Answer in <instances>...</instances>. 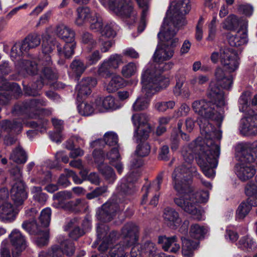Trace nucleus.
<instances>
[{
  "instance_id": "393cba45",
  "label": "nucleus",
  "mask_w": 257,
  "mask_h": 257,
  "mask_svg": "<svg viewBox=\"0 0 257 257\" xmlns=\"http://www.w3.org/2000/svg\"><path fill=\"white\" fill-rule=\"evenodd\" d=\"M228 41L229 45L232 47H239L246 44L248 41L246 29L239 30L234 35L229 34Z\"/></svg>"
},
{
  "instance_id": "39448f33",
  "label": "nucleus",
  "mask_w": 257,
  "mask_h": 257,
  "mask_svg": "<svg viewBox=\"0 0 257 257\" xmlns=\"http://www.w3.org/2000/svg\"><path fill=\"white\" fill-rule=\"evenodd\" d=\"M220 63L226 73L220 67L216 68L214 75L216 80V85L228 90L233 84V75L240 65V58L237 52L232 49H225L220 51Z\"/></svg>"
},
{
  "instance_id": "5fc2aeb1",
  "label": "nucleus",
  "mask_w": 257,
  "mask_h": 257,
  "mask_svg": "<svg viewBox=\"0 0 257 257\" xmlns=\"http://www.w3.org/2000/svg\"><path fill=\"white\" fill-rule=\"evenodd\" d=\"M77 219L73 218L70 220L67 223L68 228L74 226V229L70 232L69 235L70 237L74 239H76L84 234V231L80 229L79 227H75L77 224Z\"/></svg>"
},
{
  "instance_id": "f257e3e1",
  "label": "nucleus",
  "mask_w": 257,
  "mask_h": 257,
  "mask_svg": "<svg viewBox=\"0 0 257 257\" xmlns=\"http://www.w3.org/2000/svg\"><path fill=\"white\" fill-rule=\"evenodd\" d=\"M191 9L189 1H172L169 9L167 12L166 17L158 34L159 39L162 34L163 43L158 45L153 56L154 62L148 63L144 69L149 65L156 79L167 78L162 75L164 71L171 69L173 66L172 62L163 63L171 59L174 53V49L179 45V39L175 35L180 28L187 24L184 15Z\"/></svg>"
},
{
  "instance_id": "0eeeda50",
  "label": "nucleus",
  "mask_w": 257,
  "mask_h": 257,
  "mask_svg": "<svg viewBox=\"0 0 257 257\" xmlns=\"http://www.w3.org/2000/svg\"><path fill=\"white\" fill-rule=\"evenodd\" d=\"M198 124L202 137H198L188 146L192 144L195 143L194 147H193V150L196 153H197L198 151H216V149L212 148L214 146H217L220 151L219 145L214 143V140H219L221 139V132L216 130L207 119L199 121Z\"/></svg>"
},
{
  "instance_id": "de8ad7c7",
  "label": "nucleus",
  "mask_w": 257,
  "mask_h": 257,
  "mask_svg": "<svg viewBox=\"0 0 257 257\" xmlns=\"http://www.w3.org/2000/svg\"><path fill=\"white\" fill-rule=\"evenodd\" d=\"M70 67L72 72L77 76H80L87 68L83 62L79 59H74Z\"/></svg>"
},
{
  "instance_id": "864d4df0",
  "label": "nucleus",
  "mask_w": 257,
  "mask_h": 257,
  "mask_svg": "<svg viewBox=\"0 0 257 257\" xmlns=\"http://www.w3.org/2000/svg\"><path fill=\"white\" fill-rule=\"evenodd\" d=\"M61 252H63L67 256L72 255L75 251V247L72 241L69 239H66L60 243Z\"/></svg>"
},
{
  "instance_id": "2f4dec72",
  "label": "nucleus",
  "mask_w": 257,
  "mask_h": 257,
  "mask_svg": "<svg viewBox=\"0 0 257 257\" xmlns=\"http://www.w3.org/2000/svg\"><path fill=\"white\" fill-rule=\"evenodd\" d=\"M75 41L71 42L65 43V45L62 47L60 44H57V50L60 56L66 58L71 57L74 53V49L76 47Z\"/></svg>"
},
{
  "instance_id": "7ed1b4c3",
  "label": "nucleus",
  "mask_w": 257,
  "mask_h": 257,
  "mask_svg": "<svg viewBox=\"0 0 257 257\" xmlns=\"http://www.w3.org/2000/svg\"><path fill=\"white\" fill-rule=\"evenodd\" d=\"M195 143L192 144L190 146L184 147L182 154L184 164L176 168L172 174L173 187L177 192V196L187 195L192 190L190 186V179L192 177H199L196 168L192 165L194 161L195 153L193 150Z\"/></svg>"
},
{
  "instance_id": "412c9836",
  "label": "nucleus",
  "mask_w": 257,
  "mask_h": 257,
  "mask_svg": "<svg viewBox=\"0 0 257 257\" xmlns=\"http://www.w3.org/2000/svg\"><path fill=\"white\" fill-rule=\"evenodd\" d=\"M42 51L44 57L41 60H44L47 65L52 63L51 57L49 54L52 52L55 47H57V44L59 43L49 35H43L42 37Z\"/></svg>"
},
{
  "instance_id": "c756f323",
  "label": "nucleus",
  "mask_w": 257,
  "mask_h": 257,
  "mask_svg": "<svg viewBox=\"0 0 257 257\" xmlns=\"http://www.w3.org/2000/svg\"><path fill=\"white\" fill-rule=\"evenodd\" d=\"M163 178V172L160 173L157 176L156 179L153 182L151 186L148 185H145L142 188V190L144 192L143 195V198L142 200V204H145L147 202L148 194L150 192V190L152 188L154 189L156 191L160 190L161 188V185L162 183Z\"/></svg>"
},
{
  "instance_id": "dca6fc26",
  "label": "nucleus",
  "mask_w": 257,
  "mask_h": 257,
  "mask_svg": "<svg viewBox=\"0 0 257 257\" xmlns=\"http://www.w3.org/2000/svg\"><path fill=\"white\" fill-rule=\"evenodd\" d=\"M138 227L133 223H128L121 229V234L123 236L122 247L121 252L130 246H134L131 251V257H140L141 251L139 245H136L138 240Z\"/></svg>"
},
{
  "instance_id": "aec40b11",
  "label": "nucleus",
  "mask_w": 257,
  "mask_h": 257,
  "mask_svg": "<svg viewBox=\"0 0 257 257\" xmlns=\"http://www.w3.org/2000/svg\"><path fill=\"white\" fill-rule=\"evenodd\" d=\"M95 103L96 109L100 112L104 110H113L120 107L118 102L111 96H108L104 98H97Z\"/></svg>"
},
{
  "instance_id": "9b49d317",
  "label": "nucleus",
  "mask_w": 257,
  "mask_h": 257,
  "mask_svg": "<svg viewBox=\"0 0 257 257\" xmlns=\"http://www.w3.org/2000/svg\"><path fill=\"white\" fill-rule=\"evenodd\" d=\"M108 227L107 225L101 224L97 228V240L92 244V247H96L98 244V240L102 239V241L98 247V250L101 252L97 256L96 254H92L91 257H124L123 253L119 250L118 245L111 248L109 255H105L103 252L106 250L109 245L112 243L113 238L116 236V232L112 231L108 234Z\"/></svg>"
},
{
  "instance_id": "7c9ffc66",
  "label": "nucleus",
  "mask_w": 257,
  "mask_h": 257,
  "mask_svg": "<svg viewBox=\"0 0 257 257\" xmlns=\"http://www.w3.org/2000/svg\"><path fill=\"white\" fill-rule=\"evenodd\" d=\"M182 241V254L184 257H192L194 250L197 247L198 241H192L186 237H181Z\"/></svg>"
},
{
  "instance_id": "052dcab7",
  "label": "nucleus",
  "mask_w": 257,
  "mask_h": 257,
  "mask_svg": "<svg viewBox=\"0 0 257 257\" xmlns=\"http://www.w3.org/2000/svg\"><path fill=\"white\" fill-rule=\"evenodd\" d=\"M81 43L87 45L91 48L95 47L96 41L92 34L88 32H83L81 36Z\"/></svg>"
},
{
  "instance_id": "680f3d73",
  "label": "nucleus",
  "mask_w": 257,
  "mask_h": 257,
  "mask_svg": "<svg viewBox=\"0 0 257 257\" xmlns=\"http://www.w3.org/2000/svg\"><path fill=\"white\" fill-rule=\"evenodd\" d=\"M51 210L50 208L47 207L43 209L39 216V220L43 226H47L51 220Z\"/></svg>"
},
{
  "instance_id": "6e6d98bb",
  "label": "nucleus",
  "mask_w": 257,
  "mask_h": 257,
  "mask_svg": "<svg viewBox=\"0 0 257 257\" xmlns=\"http://www.w3.org/2000/svg\"><path fill=\"white\" fill-rule=\"evenodd\" d=\"M89 23L90 29L94 32H100L104 25L102 18L97 13L94 14Z\"/></svg>"
},
{
  "instance_id": "a211bd4d",
  "label": "nucleus",
  "mask_w": 257,
  "mask_h": 257,
  "mask_svg": "<svg viewBox=\"0 0 257 257\" xmlns=\"http://www.w3.org/2000/svg\"><path fill=\"white\" fill-rule=\"evenodd\" d=\"M9 238L12 245L14 247L12 251L13 257H19L21 252L27 247L25 237L19 230L15 229L9 234Z\"/></svg>"
},
{
  "instance_id": "a19ab883",
  "label": "nucleus",
  "mask_w": 257,
  "mask_h": 257,
  "mask_svg": "<svg viewBox=\"0 0 257 257\" xmlns=\"http://www.w3.org/2000/svg\"><path fill=\"white\" fill-rule=\"evenodd\" d=\"M28 51L38 46L41 42L40 36L37 34L28 35L23 41Z\"/></svg>"
},
{
  "instance_id": "49530a36",
  "label": "nucleus",
  "mask_w": 257,
  "mask_h": 257,
  "mask_svg": "<svg viewBox=\"0 0 257 257\" xmlns=\"http://www.w3.org/2000/svg\"><path fill=\"white\" fill-rule=\"evenodd\" d=\"M103 26L104 27H102L99 32L101 36L107 38H113L116 35L114 24L106 23Z\"/></svg>"
},
{
  "instance_id": "2eb2a0df",
  "label": "nucleus",
  "mask_w": 257,
  "mask_h": 257,
  "mask_svg": "<svg viewBox=\"0 0 257 257\" xmlns=\"http://www.w3.org/2000/svg\"><path fill=\"white\" fill-rule=\"evenodd\" d=\"M51 64L47 65L44 60H39L38 64L33 61L22 60L20 62V72L23 73L25 71L28 74L35 75L38 74L41 67V80L44 82L43 80L44 78L53 79L56 77L54 73L49 68Z\"/></svg>"
},
{
  "instance_id": "5701e85b",
  "label": "nucleus",
  "mask_w": 257,
  "mask_h": 257,
  "mask_svg": "<svg viewBox=\"0 0 257 257\" xmlns=\"http://www.w3.org/2000/svg\"><path fill=\"white\" fill-rule=\"evenodd\" d=\"M17 213L13 205L9 202L0 204V221L5 223L13 221L16 217Z\"/></svg>"
},
{
  "instance_id": "774afa93",
  "label": "nucleus",
  "mask_w": 257,
  "mask_h": 257,
  "mask_svg": "<svg viewBox=\"0 0 257 257\" xmlns=\"http://www.w3.org/2000/svg\"><path fill=\"white\" fill-rule=\"evenodd\" d=\"M26 125L32 128H37V130L43 132L46 130L47 120L46 119L39 120L38 122L31 121L26 123Z\"/></svg>"
},
{
  "instance_id": "72a5a7b5",
  "label": "nucleus",
  "mask_w": 257,
  "mask_h": 257,
  "mask_svg": "<svg viewBox=\"0 0 257 257\" xmlns=\"http://www.w3.org/2000/svg\"><path fill=\"white\" fill-rule=\"evenodd\" d=\"M38 174L30 179V182L34 184L44 185L51 180V174L50 172H44L41 167H37Z\"/></svg>"
},
{
  "instance_id": "9d476101",
  "label": "nucleus",
  "mask_w": 257,
  "mask_h": 257,
  "mask_svg": "<svg viewBox=\"0 0 257 257\" xmlns=\"http://www.w3.org/2000/svg\"><path fill=\"white\" fill-rule=\"evenodd\" d=\"M47 105V101L43 98L33 99L25 101L22 104L15 105L13 113L15 115L25 114L30 118H37L40 115H49L51 114V108H42V106Z\"/></svg>"
},
{
  "instance_id": "ea45409f",
  "label": "nucleus",
  "mask_w": 257,
  "mask_h": 257,
  "mask_svg": "<svg viewBox=\"0 0 257 257\" xmlns=\"http://www.w3.org/2000/svg\"><path fill=\"white\" fill-rule=\"evenodd\" d=\"M208 229L206 227L198 224H194L191 226L189 234L191 237L200 239L203 237Z\"/></svg>"
},
{
  "instance_id": "4d7b16f0",
  "label": "nucleus",
  "mask_w": 257,
  "mask_h": 257,
  "mask_svg": "<svg viewBox=\"0 0 257 257\" xmlns=\"http://www.w3.org/2000/svg\"><path fill=\"white\" fill-rule=\"evenodd\" d=\"M239 24L238 20L234 15L229 16L223 23V28L224 29L232 31L235 30Z\"/></svg>"
},
{
  "instance_id": "a18cd8bd",
  "label": "nucleus",
  "mask_w": 257,
  "mask_h": 257,
  "mask_svg": "<svg viewBox=\"0 0 257 257\" xmlns=\"http://www.w3.org/2000/svg\"><path fill=\"white\" fill-rule=\"evenodd\" d=\"M33 199L41 204H44L47 200V196L42 192V188L39 186H33L31 188Z\"/></svg>"
},
{
  "instance_id": "c85d7f7f",
  "label": "nucleus",
  "mask_w": 257,
  "mask_h": 257,
  "mask_svg": "<svg viewBox=\"0 0 257 257\" xmlns=\"http://www.w3.org/2000/svg\"><path fill=\"white\" fill-rule=\"evenodd\" d=\"M77 17L75 23L78 26H81L89 23L93 17V13L88 7H80L77 10Z\"/></svg>"
},
{
  "instance_id": "8fccbe9b",
  "label": "nucleus",
  "mask_w": 257,
  "mask_h": 257,
  "mask_svg": "<svg viewBox=\"0 0 257 257\" xmlns=\"http://www.w3.org/2000/svg\"><path fill=\"white\" fill-rule=\"evenodd\" d=\"M22 227L30 234H39L42 231L35 220L24 221L22 224Z\"/></svg>"
},
{
  "instance_id": "58836bf2",
  "label": "nucleus",
  "mask_w": 257,
  "mask_h": 257,
  "mask_svg": "<svg viewBox=\"0 0 257 257\" xmlns=\"http://www.w3.org/2000/svg\"><path fill=\"white\" fill-rule=\"evenodd\" d=\"M97 169L102 176L109 182H113L116 179L113 169L107 164H100Z\"/></svg>"
},
{
  "instance_id": "c03bdc74",
  "label": "nucleus",
  "mask_w": 257,
  "mask_h": 257,
  "mask_svg": "<svg viewBox=\"0 0 257 257\" xmlns=\"http://www.w3.org/2000/svg\"><path fill=\"white\" fill-rule=\"evenodd\" d=\"M0 89L4 90H11L17 94L21 93V89L20 86L16 83H11L7 80L0 76Z\"/></svg>"
},
{
  "instance_id": "cd10ccee",
  "label": "nucleus",
  "mask_w": 257,
  "mask_h": 257,
  "mask_svg": "<svg viewBox=\"0 0 257 257\" xmlns=\"http://www.w3.org/2000/svg\"><path fill=\"white\" fill-rule=\"evenodd\" d=\"M56 34L59 38L65 43L75 41V33L74 31L64 24L60 25L57 27Z\"/></svg>"
},
{
  "instance_id": "4468645a",
  "label": "nucleus",
  "mask_w": 257,
  "mask_h": 257,
  "mask_svg": "<svg viewBox=\"0 0 257 257\" xmlns=\"http://www.w3.org/2000/svg\"><path fill=\"white\" fill-rule=\"evenodd\" d=\"M216 151H198L195 155L198 165L201 167L204 175L208 178L213 177L215 175V168L218 164V158L220 155V151L217 146H213Z\"/></svg>"
},
{
  "instance_id": "6e6552de",
  "label": "nucleus",
  "mask_w": 257,
  "mask_h": 257,
  "mask_svg": "<svg viewBox=\"0 0 257 257\" xmlns=\"http://www.w3.org/2000/svg\"><path fill=\"white\" fill-rule=\"evenodd\" d=\"M192 189L187 195H182L174 199L175 203L185 212L191 214L195 219L201 220L202 213L198 208V203L206 202L209 198L208 191H198L192 193Z\"/></svg>"
},
{
  "instance_id": "13d9d810",
  "label": "nucleus",
  "mask_w": 257,
  "mask_h": 257,
  "mask_svg": "<svg viewBox=\"0 0 257 257\" xmlns=\"http://www.w3.org/2000/svg\"><path fill=\"white\" fill-rule=\"evenodd\" d=\"M82 206L81 200L77 199L66 203L64 205L63 208L66 210L76 212L81 210Z\"/></svg>"
},
{
  "instance_id": "b1692460",
  "label": "nucleus",
  "mask_w": 257,
  "mask_h": 257,
  "mask_svg": "<svg viewBox=\"0 0 257 257\" xmlns=\"http://www.w3.org/2000/svg\"><path fill=\"white\" fill-rule=\"evenodd\" d=\"M163 216L165 222L170 227L175 229L180 225L181 219L178 212L174 209L170 207L165 208Z\"/></svg>"
},
{
  "instance_id": "4c0bfd02",
  "label": "nucleus",
  "mask_w": 257,
  "mask_h": 257,
  "mask_svg": "<svg viewBox=\"0 0 257 257\" xmlns=\"http://www.w3.org/2000/svg\"><path fill=\"white\" fill-rule=\"evenodd\" d=\"M28 51L23 41L17 42L11 49V57L14 61L27 53Z\"/></svg>"
},
{
  "instance_id": "69168bd1",
  "label": "nucleus",
  "mask_w": 257,
  "mask_h": 257,
  "mask_svg": "<svg viewBox=\"0 0 257 257\" xmlns=\"http://www.w3.org/2000/svg\"><path fill=\"white\" fill-rule=\"evenodd\" d=\"M108 191L107 187L106 186H102L96 188L91 192L86 194V198L88 199H92L101 195Z\"/></svg>"
},
{
  "instance_id": "79ce46f5",
  "label": "nucleus",
  "mask_w": 257,
  "mask_h": 257,
  "mask_svg": "<svg viewBox=\"0 0 257 257\" xmlns=\"http://www.w3.org/2000/svg\"><path fill=\"white\" fill-rule=\"evenodd\" d=\"M107 62L111 69H117L119 65L123 63V56L118 54H113L107 59H104Z\"/></svg>"
},
{
  "instance_id": "bf43d9fd",
  "label": "nucleus",
  "mask_w": 257,
  "mask_h": 257,
  "mask_svg": "<svg viewBox=\"0 0 257 257\" xmlns=\"http://www.w3.org/2000/svg\"><path fill=\"white\" fill-rule=\"evenodd\" d=\"M111 68L107 64V62L104 60L98 67L97 71V74L101 77L107 78L111 76V72L110 69Z\"/></svg>"
},
{
  "instance_id": "603ef678",
  "label": "nucleus",
  "mask_w": 257,
  "mask_h": 257,
  "mask_svg": "<svg viewBox=\"0 0 257 257\" xmlns=\"http://www.w3.org/2000/svg\"><path fill=\"white\" fill-rule=\"evenodd\" d=\"M176 105L174 100L162 101L154 104L155 108L159 112H164L169 109H173Z\"/></svg>"
},
{
  "instance_id": "3c124183",
  "label": "nucleus",
  "mask_w": 257,
  "mask_h": 257,
  "mask_svg": "<svg viewBox=\"0 0 257 257\" xmlns=\"http://www.w3.org/2000/svg\"><path fill=\"white\" fill-rule=\"evenodd\" d=\"M79 113L84 116H88L92 114L95 108L91 102H82L78 106Z\"/></svg>"
},
{
  "instance_id": "09e8293b",
  "label": "nucleus",
  "mask_w": 257,
  "mask_h": 257,
  "mask_svg": "<svg viewBox=\"0 0 257 257\" xmlns=\"http://www.w3.org/2000/svg\"><path fill=\"white\" fill-rule=\"evenodd\" d=\"M137 69L136 64L131 62L122 67L121 73L124 77L128 78L134 76L137 72Z\"/></svg>"
},
{
  "instance_id": "20e7f679",
  "label": "nucleus",
  "mask_w": 257,
  "mask_h": 257,
  "mask_svg": "<svg viewBox=\"0 0 257 257\" xmlns=\"http://www.w3.org/2000/svg\"><path fill=\"white\" fill-rule=\"evenodd\" d=\"M149 65L143 69L141 75L142 92L144 95L139 96L133 103L134 111H141L147 109L150 104V97L161 89L166 88L169 84L168 78H162L158 80L154 77Z\"/></svg>"
},
{
  "instance_id": "c9c22d12",
  "label": "nucleus",
  "mask_w": 257,
  "mask_h": 257,
  "mask_svg": "<svg viewBox=\"0 0 257 257\" xmlns=\"http://www.w3.org/2000/svg\"><path fill=\"white\" fill-rule=\"evenodd\" d=\"M237 246L243 250L250 251L255 248L256 243L251 237L246 235L242 237L239 239L237 243Z\"/></svg>"
},
{
  "instance_id": "f3484780",
  "label": "nucleus",
  "mask_w": 257,
  "mask_h": 257,
  "mask_svg": "<svg viewBox=\"0 0 257 257\" xmlns=\"http://www.w3.org/2000/svg\"><path fill=\"white\" fill-rule=\"evenodd\" d=\"M149 117L145 113H136L132 115V121L136 127L134 138L137 141L147 140L152 128L149 123Z\"/></svg>"
},
{
  "instance_id": "0e129e2a",
  "label": "nucleus",
  "mask_w": 257,
  "mask_h": 257,
  "mask_svg": "<svg viewBox=\"0 0 257 257\" xmlns=\"http://www.w3.org/2000/svg\"><path fill=\"white\" fill-rule=\"evenodd\" d=\"M216 16L213 17L212 21L208 25V36L207 40L212 41L215 39L217 29H216Z\"/></svg>"
},
{
  "instance_id": "e433bc0d",
  "label": "nucleus",
  "mask_w": 257,
  "mask_h": 257,
  "mask_svg": "<svg viewBox=\"0 0 257 257\" xmlns=\"http://www.w3.org/2000/svg\"><path fill=\"white\" fill-rule=\"evenodd\" d=\"M44 83L41 80H37L31 87L24 86L25 93L28 96H37L40 95L39 91L44 85Z\"/></svg>"
},
{
  "instance_id": "37998d69",
  "label": "nucleus",
  "mask_w": 257,
  "mask_h": 257,
  "mask_svg": "<svg viewBox=\"0 0 257 257\" xmlns=\"http://www.w3.org/2000/svg\"><path fill=\"white\" fill-rule=\"evenodd\" d=\"M136 140L137 143L140 142V143L138 145L136 149L135 155L140 157H144L148 156L150 152L151 149V147L149 143L145 141L146 140L137 141L136 139Z\"/></svg>"
},
{
  "instance_id": "ddd939ff",
  "label": "nucleus",
  "mask_w": 257,
  "mask_h": 257,
  "mask_svg": "<svg viewBox=\"0 0 257 257\" xmlns=\"http://www.w3.org/2000/svg\"><path fill=\"white\" fill-rule=\"evenodd\" d=\"M246 144L243 145L239 153V162L236 164L235 172L238 178L242 181L251 178L255 173V170L252 165L255 157L251 153L249 148H245Z\"/></svg>"
},
{
  "instance_id": "423d86ee",
  "label": "nucleus",
  "mask_w": 257,
  "mask_h": 257,
  "mask_svg": "<svg viewBox=\"0 0 257 257\" xmlns=\"http://www.w3.org/2000/svg\"><path fill=\"white\" fill-rule=\"evenodd\" d=\"M136 179H133L131 174L126 179L121 181L120 184L117 187L118 196L113 195L106 203L103 204L101 208L96 212L97 218L102 222L110 221L117 211L122 210V204H119V196L122 193L130 194L134 192V185L133 182Z\"/></svg>"
},
{
  "instance_id": "1a4fd4ad",
  "label": "nucleus",
  "mask_w": 257,
  "mask_h": 257,
  "mask_svg": "<svg viewBox=\"0 0 257 257\" xmlns=\"http://www.w3.org/2000/svg\"><path fill=\"white\" fill-rule=\"evenodd\" d=\"M250 92L245 91L239 97V109L245 113V116L241 120L239 130L243 135H253L257 133V114L249 108Z\"/></svg>"
},
{
  "instance_id": "473e14b6",
  "label": "nucleus",
  "mask_w": 257,
  "mask_h": 257,
  "mask_svg": "<svg viewBox=\"0 0 257 257\" xmlns=\"http://www.w3.org/2000/svg\"><path fill=\"white\" fill-rule=\"evenodd\" d=\"M123 85L124 79L120 76L116 75L112 77L108 83H105L104 87L108 93H112Z\"/></svg>"
},
{
  "instance_id": "4be33fe9",
  "label": "nucleus",
  "mask_w": 257,
  "mask_h": 257,
  "mask_svg": "<svg viewBox=\"0 0 257 257\" xmlns=\"http://www.w3.org/2000/svg\"><path fill=\"white\" fill-rule=\"evenodd\" d=\"M247 199L242 202L236 211V218L243 219L250 212L252 206H257V197L255 195L248 196Z\"/></svg>"
},
{
  "instance_id": "a878e982",
  "label": "nucleus",
  "mask_w": 257,
  "mask_h": 257,
  "mask_svg": "<svg viewBox=\"0 0 257 257\" xmlns=\"http://www.w3.org/2000/svg\"><path fill=\"white\" fill-rule=\"evenodd\" d=\"M177 239L176 236L170 237L160 236L158 239V242L162 244V247L165 251L175 253L180 248V245L177 243Z\"/></svg>"
},
{
  "instance_id": "f704fd0d",
  "label": "nucleus",
  "mask_w": 257,
  "mask_h": 257,
  "mask_svg": "<svg viewBox=\"0 0 257 257\" xmlns=\"http://www.w3.org/2000/svg\"><path fill=\"white\" fill-rule=\"evenodd\" d=\"M27 159L26 152L20 147L14 150L10 157V160L19 164L25 163Z\"/></svg>"
},
{
  "instance_id": "bb28decb",
  "label": "nucleus",
  "mask_w": 257,
  "mask_h": 257,
  "mask_svg": "<svg viewBox=\"0 0 257 257\" xmlns=\"http://www.w3.org/2000/svg\"><path fill=\"white\" fill-rule=\"evenodd\" d=\"M118 145L115 146L106 154V158L109 160L110 163L114 167L119 174H121L123 167L120 162V155L118 151Z\"/></svg>"
},
{
  "instance_id": "f8f14e48",
  "label": "nucleus",
  "mask_w": 257,
  "mask_h": 257,
  "mask_svg": "<svg viewBox=\"0 0 257 257\" xmlns=\"http://www.w3.org/2000/svg\"><path fill=\"white\" fill-rule=\"evenodd\" d=\"M102 5L112 13L122 17L126 24L132 26L138 21L132 1H100Z\"/></svg>"
},
{
  "instance_id": "f03ea898",
  "label": "nucleus",
  "mask_w": 257,
  "mask_h": 257,
  "mask_svg": "<svg viewBox=\"0 0 257 257\" xmlns=\"http://www.w3.org/2000/svg\"><path fill=\"white\" fill-rule=\"evenodd\" d=\"M207 95L211 101L195 100L192 103V109L195 113L204 119L213 120L220 125L224 118V93L215 82L212 81L209 84Z\"/></svg>"
},
{
  "instance_id": "e2e57ef3",
  "label": "nucleus",
  "mask_w": 257,
  "mask_h": 257,
  "mask_svg": "<svg viewBox=\"0 0 257 257\" xmlns=\"http://www.w3.org/2000/svg\"><path fill=\"white\" fill-rule=\"evenodd\" d=\"M103 139L105 143L109 146H117L118 145V137L114 132L106 133L104 135Z\"/></svg>"
},
{
  "instance_id": "6ab92c4d",
  "label": "nucleus",
  "mask_w": 257,
  "mask_h": 257,
  "mask_svg": "<svg viewBox=\"0 0 257 257\" xmlns=\"http://www.w3.org/2000/svg\"><path fill=\"white\" fill-rule=\"evenodd\" d=\"M11 197L16 206L23 204L28 197L23 181H16L12 185L11 190Z\"/></svg>"
},
{
  "instance_id": "338daca9",
  "label": "nucleus",
  "mask_w": 257,
  "mask_h": 257,
  "mask_svg": "<svg viewBox=\"0 0 257 257\" xmlns=\"http://www.w3.org/2000/svg\"><path fill=\"white\" fill-rule=\"evenodd\" d=\"M208 80L209 78L206 75H195L190 79V83L193 86H198L206 83Z\"/></svg>"
}]
</instances>
